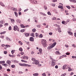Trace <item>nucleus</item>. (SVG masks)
Returning <instances> with one entry per match:
<instances>
[{
	"label": "nucleus",
	"mask_w": 76,
	"mask_h": 76,
	"mask_svg": "<svg viewBox=\"0 0 76 76\" xmlns=\"http://www.w3.org/2000/svg\"><path fill=\"white\" fill-rule=\"evenodd\" d=\"M42 46L44 48H45L46 47H47V41L46 40L44 39H42Z\"/></svg>",
	"instance_id": "obj_1"
},
{
	"label": "nucleus",
	"mask_w": 76,
	"mask_h": 76,
	"mask_svg": "<svg viewBox=\"0 0 76 76\" xmlns=\"http://www.w3.org/2000/svg\"><path fill=\"white\" fill-rule=\"evenodd\" d=\"M56 44L57 43L56 42L52 44L48 48V50H50V49H51V48H53L56 45Z\"/></svg>",
	"instance_id": "obj_2"
},
{
	"label": "nucleus",
	"mask_w": 76,
	"mask_h": 76,
	"mask_svg": "<svg viewBox=\"0 0 76 76\" xmlns=\"http://www.w3.org/2000/svg\"><path fill=\"white\" fill-rule=\"evenodd\" d=\"M33 64H36V65H38V64H39V62L38 60H36L35 61H34L32 63Z\"/></svg>",
	"instance_id": "obj_3"
},
{
	"label": "nucleus",
	"mask_w": 76,
	"mask_h": 76,
	"mask_svg": "<svg viewBox=\"0 0 76 76\" xmlns=\"http://www.w3.org/2000/svg\"><path fill=\"white\" fill-rule=\"evenodd\" d=\"M29 1L33 4H38L37 1H35L34 0H29Z\"/></svg>",
	"instance_id": "obj_4"
},
{
	"label": "nucleus",
	"mask_w": 76,
	"mask_h": 76,
	"mask_svg": "<svg viewBox=\"0 0 76 76\" xmlns=\"http://www.w3.org/2000/svg\"><path fill=\"white\" fill-rule=\"evenodd\" d=\"M18 29V26H17L16 25H15V26H14V28L13 29L14 31H16Z\"/></svg>",
	"instance_id": "obj_5"
},
{
	"label": "nucleus",
	"mask_w": 76,
	"mask_h": 76,
	"mask_svg": "<svg viewBox=\"0 0 76 76\" xmlns=\"http://www.w3.org/2000/svg\"><path fill=\"white\" fill-rule=\"evenodd\" d=\"M39 54H42V50L41 48H39Z\"/></svg>",
	"instance_id": "obj_6"
},
{
	"label": "nucleus",
	"mask_w": 76,
	"mask_h": 76,
	"mask_svg": "<svg viewBox=\"0 0 76 76\" xmlns=\"http://www.w3.org/2000/svg\"><path fill=\"white\" fill-rule=\"evenodd\" d=\"M68 34H69V35H72L73 36V32H71V31H67Z\"/></svg>",
	"instance_id": "obj_7"
},
{
	"label": "nucleus",
	"mask_w": 76,
	"mask_h": 76,
	"mask_svg": "<svg viewBox=\"0 0 76 76\" xmlns=\"http://www.w3.org/2000/svg\"><path fill=\"white\" fill-rule=\"evenodd\" d=\"M30 41H31V42H32L34 41V39L33 37H31L30 38Z\"/></svg>",
	"instance_id": "obj_8"
},
{
	"label": "nucleus",
	"mask_w": 76,
	"mask_h": 76,
	"mask_svg": "<svg viewBox=\"0 0 76 76\" xmlns=\"http://www.w3.org/2000/svg\"><path fill=\"white\" fill-rule=\"evenodd\" d=\"M56 62L52 63V64H51V66L52 67H54V66L56 65Z\"/></svg>",
	"instance_id": "obj_9"
},
{
	"label": "nucleus",
	"mask_w": 76,
	"mask_h": 76,
	"mask_svg": "<svg viewBox=\"0 0 76 76\" xmlns=\"http://www.w3.org/2000/svg\"><path fill=\"white\" fill-rule=\"evenodd\" d=\"M0 5H1V6L3 7H5V5L4 4H3V2H0Z\"/></svg>",
	"instance_id": "obj_10"
},
{
	"label": "nucleus",
	"mask_w": 76,
	"mask_h": 76,
	"mask_svg": "<svg viewBox=\"0 0 76 76\" xmlns=\"http://www.w3.org/2000/svg\"><path fill=\"white\" fill-rule=\"evenodd\" d=\"M56 54L57 55H59V54H60V52L59 51H56V52H55Z\"/></svg>",
	"instance_id": "obj_11"
},
{
	"label": "nucleus",
	"mask_w": 76,
	"mask_h": 76,
	"mask_svg": "<svg viewBox=\"0 0 76 76\" xmlns=\"http://www.w3.org/2000/svg\"><path fill=\"white\" fill-rule=\"evenodd\" d=\"M7 63L8 64H10L11 63V61L9 60L7 61Z\"/></svg>",
	"instance_id": "obj_12"
},
{
	"label": "nucleus",
	"mask_w": 76,
	"mask_h": 76,
	"mask_svg": "<svg viewBox=\"0 0 76 76\" xmlns=\"http://www.w3.org/2000/svg\"><path fill=\"white\" fill-rule=\"evenodd\" d=\"M58 7L59 9H63V7L61 5L58 6Z\"/></svg>",
	"instance_id": "obj_13"
},
{
	"label": "nucleus",
	"mask_w": 76,
	"mask_h": 76,
	"mask_svg": "<svg viewBox=\"0 0 76 76\" xmlns=\"http://www.w3.org/2000/svg\"><path fill=\"white\" fill-rule=\"evenodd\" d=\"M6 39H7V40H8V41H12V40H11V39H10V38H9V37H6Z\"/></svg>",
	"instance_id": "obj_14"
},
{
	"label": "nucleus",
	"mask_w": 76,
	"mask_h": 76,
	"mask_svg": "<svg viewBox=\"0 0 76 76\" xmlns=\"http://www.w3.org/2000/svg\"><path fill=\"white\" fill-rule=\"evenodd\" d=\"M11 21L12 22V23H15V20L13 19H10Z\"/></svg>",
	"instance_id": "obj_15"
},
{
	"label": "nucleus",
	"mask_w": 76,
	"mask_h": 76,
	"mask_svg": "<svg viewBox=\"0 0 76 76\" xmlns=\"http://www.w3.org/2000/svg\"><path fill=\"white\" fill-rule=\"evenodd\" d=\"M25 37H29V33H26L25 34Z\"/></svg>",
	"instance_id": "obj_16"
},
{
	"label": "nucleus",
	"mask_w": 76,
	"mask_h": 76,
	"mask_svg": "<svg viewBox=\"0 0 76 76\" xmlns=\"http://www.w3.org/2000/svg\"><path fill=\"white\" fill-rule=\"evenodd\" d=\"M2 66H4L5 67H7L8 65L7 64H2Z\"/></svg>",
	"instance_id": "obj_17"
},
{
	"label": "nucleus",
	"mask_w": 76,
	"mask_h": 76,
	"mask_svg": "<svg viewBox=\"0 0 76 76\" xmlns=\"http://www.w3.org/2000/svg\"><path fill=\"white\" fill-rule=\"evenodd\" d=\"M14 13L16 17H18V14L16 12H14Z\"/></svg>",
	"instance_id": "obj_18"
},
{
	"label": "nucleus",
	"mask_w": 76,
	"mask_h": 76,
	"mask_svg": "<svg viewBox=\"0 0 76 76\" xmlns=\"http://www.w3.org/2000/svg\"><path fill=\"white\" fill-rule=\"evenodd\" d=\"M66 69V65H64L63 66V69L64 70H65V69Z\"/></svg>",
	"instance_id": "obj_19"
},
{
	"label": "nucleus",
	"mask_w": 76,
	"mask_h": 76,
	"mask_svg": "<svg viewBox=\"0 0 76 76\" xmlns=\"http://www.w3.org/2000/svg\"><path fill=\"white\" fill-rule=\"evenodd\" d=\"M21 28H25V26H24V25L23 24L20 25Z\"/></svg>",
	"instance_id": "obj_20"
},
{
	"label": "nucleus",
	"mask_w": 76,
	"mask_h": 76,
	"mask_svg": "<svg viewBox=\"0 0 76 76\" xmlns=\"http://www.w3.org/2000/svg\"><path fill=\"white\" fill-rule=\"evenodd\" d=\"M19 51H20L21 52H22V51H23V49H22V48L20 47L19 48Z\"/></svg>",
	"instance_id": "obj_21"
},
{
	"label": "nucleus",
	"mask_w": 76,
	"mask_h": 76,
	"mask_svg": "<svg viewBox=\"0 0 76 76\" xmlns=\"http://www.w3.org/2000/svg\"><path fill=\"white\" fill-rule=\"evenodd\" d=\"M18 43L19 44H20V45H23V43H22V42L20 41H18Z\"/></svg>",
	"instance_id": "obj_22"
},
{
	"label": "nucleus",
	"mask_w": 76,
	"mask_h": 76,
	"mask_svg": "<svg viewBox=\"0 0 76 76\" xmlns=\"http://www.w3.org/2000/svg\"><path fill=\"white\" fill-rule=\"evenodd\" d=\"M38 75V74L37 73H35L33 74V75L34 76H37Z\"/></svg>",
	"instance_id": "obj_23"
},
{
	"label": "nucleus",
	"mask_w": 76,
	"mask_h": 76,
	"mask_svg": "<svg viewBox=\"0 0 76 76\" xmlns=\"http://www.w3.org/2000/svg\"><path fill=\"white\" fill-rule=\"evenodd\" d=\"M5 63V61H0V64H3Z\"/></svg>",
	"instance_id": "obj_24"
},
{
	"label": "nucleus",
	"mask_w": 76,
	"mask_h": 76,
	"mask_svg": "<svg viewBox=\"0 0 76 76\" xmlns=\"http://www.w3.org/2000/svg\"><path fill=\"white\" fill-rule=\"evenodd\" d=\"M65 66L66 69H69V66L67 65H65Z\"/></svg>",
	"instance_id": "obj_25"
},
{
	"label": "nucleus",
	"mask_w": 76,
	"mask_h": 76,
	"mask_svg": "<svg viewBox=\"0 0 76 76\" xmlns=\"http://www.w3.org/2000/svg\"><path fill=\"white\" fill-rule=\"evenodd\" d=\"M32 31L33 32H35L36 31V29L34 28L32 30Z\"/></svg>",
	"instance_id": "obj_26"
},
{
	"label": "nucleus",
	"mask_w": 76,
	"mask_h": 76,
	"mask_svg": "<svg viewBox=\"0 0 76 76\" xmlns=\"http://www.w3.org/2000/svg\"><path fill=\"white\" fill-rule=\"evenodd\" d=\"M16 21L18 23H20V20L18 19H17Z\"/></svg>",
	"instance_id": "obj_27"
},
{
	"label": "nucleus",
	"mask_w": 76,
	"mask_h": 76,
	"mask_svg": "<svg viewBox=\"0 0 76 76\" xmlns=\"http://www.w3.org/2000/svg\"><path fill=\"white\" fill-rule=\"evenodd\" d=\"M5 46L6 48H7L8 47H10V46L7 45H5Z\"/></svg>",
	"instance_id": "obj_28"
},
{
	"label": "nucleus",
	"mask_w": 76,
	"mask_h": 76,
	"mask_svg": "<svg viewBox=\"0 0 76 76\" xmlns=\"http://www.w3.org/2000/svg\"><path fill=\"white\" fill-rule=\"evenodd\" d=\"M6 31H4L2 32H1L0 33V34H1V35L2 34H5V33H6Z\"/></svg>",
	"instance_id": "obj_29"
},
{
	"label": "nucleus",
	"mask_w": 76,
	"mask_h": 76,
	"mask_svg": "<svg viewBox=\"0 0 76 76\" xmlns=\"http://www.w3.org/2000/svg\"><path fill=\"white\" fill-rule=\"evenodd\" d=\"M57 27H58L57 29L58 30H60V29H61V28L60 27V26H57Z\"/></svg>",
	"instance_id": "obj_30"
},
{
	"label": "nucleus",
	"mask_w": 76,
	"mask_h": 76,
	"mask_svg": "<svg viewBox=\"0 0 76 76\" xmlns=\"http://www.w3.org/2000/svg\"><path fill=\"white\" fill-rule=\"evenodd\" d=\"M25 29H23L22 30H20V31L21 32H25Z\"/></svg>",
	"instance_id": "obj_31"
},
{
	"label": "nucleus",
	"mask_w": 76,
	"mask_h": 76,
	"mask_svg": "<svg viewBox=\"0 0 76 76\" xmlns=\"http://www.w3.org/2000/svg\"><path fill=\"white\" fill-rule=\"evenodd\" d=\"M52 63H56L55 59H52V60L51 61Z\"/></svg>",
	"instance_id": "obj_32"
},
{
	"label": "nucleus",
	"mask_w": 76,
	"mask_h": 76,
	"mask_svg": "<svg viewBox=\"0 0 76 76\" xmlns=\"http://www.w3.org/2000/svg\"><path fill=\"white\" fill-rule=\"evenodd\" d=\"M31 37H35V36H34V33L31 34Z\"/></svg>",
	"instance_id": "obj_33"
},
{
	"label": "nucleus",
	"mask_w": 76,
	"mask_h": 76,
	"mask_svg": "<svg viewBox=\"0 0 76 76\" xmlns=\"http://www.w3.org/2000/svg\"><path fill=\"white\" fill-rule=\"evenodd\" d=\"M1 24H3L4 23V20H2L1 21Z\"/></svg>",
	"instance_id": "obj_34"
},
{
	"label": "nucleus",
	"mask_w": 76,
	"mask_h": 76,
	"mask_svg": "<svg viewBox=\"0 0 76 76\" xmlns=\"http://www.w3.org/2000/svg\"><path fill=\"white\" fill-rule=\"evenodd\" d=\"M37 27L38 28H41V25L39 24H38L37 25Z\"/></svg>",
	"instance_id": "obj_35"
},
{
	"label": "nucleus",
	"mask_w": 76,
	"mask_h": 76,
	"mask_svg": "<svg viewBox=\"0 0 76 76\" xmlns=\"http://www.w3.org/2000/svg\"><path fill=\"white\" fill-rule=\"evenodd\" d=\"M15 50H12L11 51V53L12 54H13L15 53Z\"/></svg>",
	"instance_id": "obj_36"
},
{
	"label": "nucleus",
	"mask_w": 76,
	"mask_h": 76,
	"mask_svg": "<svg viewBox=\"0 0 76 76\" xmlns=\"http://www.w3.org/2000/svg\"><path fill=\"white\" fill-rule=\"evenodd\" d=\"M42 76H47V75H46L45 73H44L42 74Z\"/></svg>",
	"instance_id": "obj_37"
},
{
	"label": "nucleus",
	"mask_w": 76,
	"mask_h": 76,
	"mask_svg": "<svg viewBox=\"0 0 76 76\" xmlns=\"http://www.w3.org/2000/svg\"><path fill=\"white\" fill-rule=\"evenodd\" d=\"M13 62H14V63H19V61H17L16 60H14L13 61Z\"/></svg>",
	"instance_id": "obj_38"
},
{
	"label": "nucleus",
	"mask_w": 76,
	"mask_h": 76,
	"mask_svg": "<svg viewBox=\"0 0 76 76\" xmlns=\"http://www.w3.org/2000/svg\"><path fill=\"white\" fill-rule=\"evenodd\" d=\"M35 35L36 37L38 38V33H36Z\"/></svg>",
	"instance_id": "obj_39"
},
{
	"label": "nucleus",
	"mask_w": 76,
	"mask_h": 76,
	"mask_svg": "<svg viewBox=\"0 0 76 76\" xmlns=\"http://www.w3.org/2000/svg\"><path fill=\"white\" fill-rule=\"evenodd\" d=\"M39 38H42L43 36H42V34H41L39 36Z\"/></svg>",
	"instance_id": "obj_40"
},
{
	"label": "nucleus",
	"mask_w": 76,
	"mask_h": 76,
	"mask_svg": "<svg viewBox=\"0 0 76 76\" xmlns=\"http://www.w3.org/2000/svg\"><path fill=\"white\" fill-rule=\"evenodd\" d=\"M66 75V73H64V74H62L61 76H65Z\"/></svg>",
	"instance_id": "obj_41"
},
{
	"label": "nucleus",
	"mask_w": 76,
	"mask_h": 76,
	"mask_svg": "<svg viewBox=\"0 0 76 76\" xmlns=\"http://www.w3.org/2000/svg\"><path fill=\"white\" fill-rule=\"evenodd\" d=\"M64 58V57H63V55L62 56H60L59 58V59H61V58Z\"/></svg>",
	"instance_id": "obj_42"
},
{
	"label": "nucleus",
	"mask_w": 76,
	"mask_h": 76,
	"mask_svg": "<svg viewBox=\"0 0 76 76\" xmlns=\"http://www.w3.org/2000/svg\"><path fill=\"white\" fill-rule=\"evenodd\" d=\"M27 64H23V66H24V67H26Z\"/></svg>",
	"instance_id": "obj_43"
},
{
	"label": "nucleus",
	"mask_w": 76,
	"mask_h": 76,
	"mask_svg": "<svg viewBox=\"0 0 76 76\" xmlns=\"http://www.w3.org/2000/svg\"><path fill=\"white\" fill-rule=\"evenodd\" d=\"M31 60L32 61H35V59L34 58H32L31 59Z\"/></svg>",
	"instance_id": "obj_44"
},
{
	"label": "nucleus",
	"mask_w": 76,
	"mask_h": 76,
	"mask_svg": "<svg viewBox=\"0 0 76 76\" xmlns=\"http://www.w3.org/2000/svg\"><path fill=\"white\" fill-rule=\"evenodd\" d=\"M66 7L68 8V9H70V6H66Z\"/></svg>",
	"instance_id": "obj_45"
},
{
	"label": "nucleus",
	"mask_w": 76,
	"mask_h": 76,
	"mask_svg": "<svg viewBox=\"0 0 76 76\" xmlns=\"http://www.w3.org/2000/svg\"><path fill=\"white\" fill-rule=\"evenodd\" d=\"M13 10L14 11H17V9L15 8H14Z\"/></svg>",
	"instance_id": "obj_46"
},
{
	"label": "nucleus",
	"mask_w": 76,
	"mask_h": 76,
	"mask_svg": "<svg viewBox=\"0 0 76 76\" xmlns=\"http://www.w3.org/2000/svg\"><path fill=\"white\" fill-rule=\"evenodd\" d=\"M15 67V65H11V67H12V68H14Z\"/></svg>",
	"instance_id": "obj_47"
},
{
	"label": "nucleus",
	"mask_w": 76,
	"mask_h": 76,
	"mask_svg": "<svg viewBox=\"0 0 76 76\" xmlns=\"http://www.w3.org/2000/svg\"><path fill=\"white\" fill-rule=\"evenodd\" d=\"M44 8L46 10L47 9V7L45 6H44Z\"/></svg>",
	"instance_id": "obj_48"
},
{
	"label": "nucleus",
	"mask_w": 76,
	"mask_h": 76,
	"mask_svg": "<svg viewBox=\"0 0 76 76\" xmlns=\"http://www.w3.org/2000/svg\"><path fill=\"white\" fill-rule=\"evenodd\" d=\"M48 14L49 15H51V12H48Z\"/></svg>",
	"instance_id": "obj_49"
},
{
	"label": "nucleus",
	"mask_w": 76,
	"mask_h": 76,
	"mask_svg": "<svg viewBox=\"0 0 76 76\" xmlns=\"http://www.w3.org/2000/svg\"><path fill=\"white\" fill-rule=\"evenodd\" d=\"M24 53H24V52H21V53H20V54H21V56H23V55L24 54Z\"/></svg>",
	"instance_id": "obj_50"
},
{
	"label": "nucleus",
	"mask_w": 76,
	"mask_h": 76,
	"mask_svg": "<svg viewBox=\"0 0 76 76\" xmlns=\"http://www.w3.org/2000/svg\"><path fill=\"white\" fill-rule=\"evenodd\" d=\"M26 67H31V65L27 64Z\"/></svg>",
	"instance_id": "obj_51"
},
{
	"label": "nucleus",
	"mask_w": 76,
	"mask_h": 76,
	"mask_svg": "<svg viewBox=\"0 0 76 76\" xmlns=\"http://www.w3.org/2000/svg\"><path fill=\"white\" fill-rule=\"evenodd\" d=\"M4 36H0V38H2V39H3V38H4Z\"/></svg>",
	"instance_id": "obj_52"
},
{
	"label": "nucleus",
	"mask_w": 76,
	"mask_h": 76,
	"mask_svg": "<svg viewBox=\"0 0 76 76\" xmlns=\"http://www.w3.org/2000/svg\"><path fill=\"white\" fill-rule=\"evenodd\" d=\"M72 47H74V48L76 47V45H75V44L72 45Z\"/></svg>",
	"instance_id": "obj_53"
},
{
	"label": "nucleus",
	"mask_w": 76,
	"mask_h": 76,
	"mask_svg": "<svg viewBox=\"0 0 76 76\" xmlns=\"http://www.w3.org/2000/svg\"><path fill=\"white\" fill-rule=\"evenodd\" d=\"M9 30H12V28H11V26H10L9 27Z\"/></svg>",
	"instance_id": "obj_54"
},
{
	"label": "nucleus",
	"mask_w": 76,
	"mask_h": 76,
	"mask_svg": "<svg viewBox=\"0 0 76 76\" xmlns=\"http://www.w3.org/2000/svg\"><path fill=\"white\" fill-rule=\"evenodd\" d=\"M55 3L52 4V6H53V7H54L55 6Z\"/></svg>",
	"instance_id": "obj_55"
},
{
	"label": "nucleus",
	"mask_w": 76,
	"mask_h": 76,
	"mask_svg": "<svg viewBox=\"0 0 76 76\" xmlns=\"http://www.w3.org/2000/svg\"><path fill=\"white\" fill-rule=\"evenodd\" d=\"M28 10V9H26L24 10V12H27Z\"/></svg>",
	"instance_id": "obj_56"
},
{
	"label": "nucleus",
	"mask_w": 76,
	"mask_h": 76,
	"mask_svg": "<svg viewBox=\"0 0 76 76\" xmlns=\"http://www.w3.org/2000/svg\"><path fill=\"white\" fill-rule=\"evenodd\" d=\"M72 20L73 21H76V19H75V18H73V19H72Z\"/></svg>",
	"instance_id": "obj_57"
},
{
	"label": "nucleus",
	"mask_w": 76,
	"mask_h": 76,
	"mask_svg": "<svg viewBox=\"0 0 76 76\" xmlns=\"http://www.w3.org/2000/svg\"><path fill=\"white\" fill-rule=\"evenodd\" d=\"M19 64L20 66H23V64H21V63H19Z\"/></svg>",
	"instance_id": "obj_58"
},
{
	"label": "nucleus",
	"mask_w": 76,
	"mask_h": 76,
	"mask_svg": "<svg viewBox=\"0 0 76 76\" xmlns=\"http://www.w3.org/2000/svg\"><path fill=\"white\" fill-rule=\"evenodd\" d=\"M66 22L67 23H68V22H70V20L67 19Z\"/></svg>",
	"instance_id": "obj_59"
},
{
	"label": "nucleus",
	"mask_w": 76,
	"mask_h": 76,
	"mask_svg": "<svg viewBox=\"0 0 76 76\" xmlns=\"http://www.w3.org/2000/svg\"><path fill=\"white\" fill-rule=\"evenodd\" d=\"M58 66L57 65H56L55 66V68H56V69H58Z\"/></svg>",
	"instance_id": "obj_60"
},
{
	"label": "nucleus",
	"mask_w": 76,
	"mask_h": 76,
	"mask_svg": "<svg viewBox=\"0 0 76 76\" xmlns=\"http://www.w3.org/2000/svg\"><path fill=\"white\" fill-rule=\"evenodd\" d=\"M68 30L69 31H69V32H70V31H72V29H71V28H68Z\"/></svg>",
	"instance_id": "obj_61"
},
{
	"label": "nucleus",
	"mask_w": 76,
	"mask_h": 76,
	"mask_svg": "<svg viewBox=\"0 0 76 76\" xmlns=\"http://www.w3.org/2000/svg\"><path fill=\"white\" fill-rule=\"evenodd\" d=\"M66 55H67L68 56H69V55H70V53H66Z\"/></svg>",
	"instance_id": "obj_62"
},
{
	"label": "nucleus",
	"mask_w": 76,
	"mask_h": 76,
	"mask_svg": "<svg viewBox=\"0 0 76 76\" xmlns=\"http://www.w3.org/2000/svg\"><path fill=\"white\" fill-rule=\"evenodd\" d=\"M7 72H10V69H7Z\"/></svg>",
	"instance_id": "obj_63"
},
{
	"label": "nucleus",
	"mask_w": 76,
	"mask_h": 76,
	"mask_svg": "<svg viewBox=\"0 0 76 76\" xmlns=\"http://www.w3.org/2000/svg\"><path fill=\"white\" fill-rule=\"evenodd\" d=\"M2 69V66H1V65L0 64V70H1Z\"/></svg>",
	"instance_id": "obj_64"
}]
</instances>
